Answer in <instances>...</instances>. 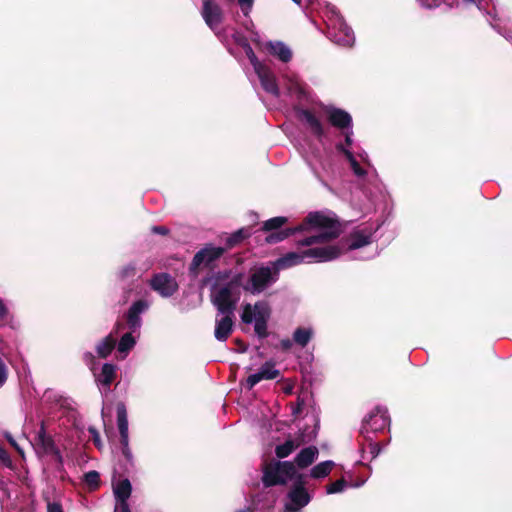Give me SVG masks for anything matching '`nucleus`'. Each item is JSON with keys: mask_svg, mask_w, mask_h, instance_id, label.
<instances>
[{"mask_svg": "<svg viewBox=\"0 0 512 512\" xmlns=\"http://www.w3.org/2000/svg\"><path fill=\"white\" fill-rule=\"evenodd\" d=\"M309 229H321V231L299 241L298 245L312 246L317 243H325L337 238L339 235V229L331 217L322 212H310L298 226L272 232L265 238V241L268 244H275L287 239L293 234L301 233Z\"/></svg>", "mask_w": 512, "mask_h": 512, "instance_id": "f257e3e1", "label": "nucleus"}, {"mask_svg": "<svg viewBox=\"0 0 512 512\" xmlns=\"http://www.w3.org/2000/svg\"><path fill=\"white\" fill-rule=\"evenodd\" d=\"M341 251L336 246L313 247L301 252H289L273 261L278 272L302 263L328 262L339 257Z\"/></svg>", "mask_w": 512, "mask_h": 512, "instance_id": "f03ea898", "label": "nucleus"}, {"mask_svg": "<svg viewBox=\"0 0 512 512\" xmlns=\"http://www.w3.org/2000/svg\"><path fill=\"white\" fill-rule=\"evenodd\" d=\"M241 282L242 274H237L227 283L213 288L211 302L217 312L234 314L241 295Z\"/></svg>", "mask_w": 512, "mask_h": 512, "instance_id": "7ed1b4c3", "label": "nucleus"}, {"mask_svg": "<svg viewBox=\"0 0 512 512\" xmlns=\"http://www.w3.org/2000/svg\"><path fill=\"white\" fill-rule=\"evenodd\" d=\"M325 16L327 18L328 36L337 45L351 47L355 43L353 30L346 24L338 8L333 4H326Z\"/></svg>", "mask_w": 512, "mask_h": 512, "instance_id": "20e7f679", "label": "nucleus"}, {"mask_svg": "<svg viewBox=\"0 0 512 512\" xmlns=\"http://www.w3.org/2000/svg\"><path fill=\"white\" fill-rule=\"evenodd\" d=\"M271 308L267 301H257L255 304L246 303L242 306L241 320L245 324H254L255 334L259 338L268 336L267 323Z\"/></svg>", "mask_w": 512, "mask_h": 512, "instance_id": "39448f33", "label": "nucleus"}, {"mask_svg": "<svg viewBox=\"0 0 512 512\" xmlns=\"http://www.w3.org/2000/svg\"><path fill=\"white\" fill-rule=\"evenodd\" d=\"M342 133L345 138V143L336 144V150L345 156V158L348 160L350 164V167L354 175L358 179L362 180L363 182L367 181L368 183L372 184L375 188H378L379 178L376 170L373 169L371 172H368L365 169H363L356 160L354 153L350 149L353 144V127L342 130Z\"/></svg>", "mask_w": 512, "mask_h": 512, "instance_id": "423d86ee", "label": "nucleus"}, {"mask_svg": "<svg viewBox=\"0 0 512 512\" xmlns=\"http://www.w3.org/2000/svg\"><path fill=\"white\" fill-rule=\"evenodd\" d=\"M278 279L279 272L273 262H270L269 265H262L253 269L247 283L242 287L245 291L258 295L275 284Z\"/></svg>", "mask_w": 512, "mask_h": 512, "instance_id": "0eeeda50", "label": "nucleus"}, {"mask_svg": "<svg viewBox=\"0 0 512 512\" xmlns=\"http://www.w3.org/2000/svg\"><path fill=\"white\" fill-rule=\"evenodd\" d=\"M243 50L247 58L249 59L251 65L253 66L255 73L258 76L262 88L267 93L275 97H279L280 88L278 85L277 78L273 71L268 66L259 61L249 43L244 45Z\"/></svg>", "mask_w": 512, "mask_h": 512, "instance_id": "6e6552de", "label": "nucleus"}, {"mask_svg": "<svg viewBox=\"0 0 512 512\" xmlns=\"http://www.w3.org/2000/svg\"><path fill=\"white\" fill-rule=\"evenodd\" d=\"M295 465L290 461H277L265 466L262 481L265 487L283 485L288 481L296 480Z\"/></svg>", "mask_w": 512, "mask_h": 512, "instance_id": "1a4fd4ad", "label": "nucleus"}, {"mask_svg": "<svg viewBox=\"0 0 512 512\" xmlns=\"http://www.w3.org/2000/svg\"><path fill=\"white\" fill-rule=\"evenodd\" d=\"M201 16L217 38L221 42L226 43V31L221 28V24L224 20V13L221 6L214 0H204L201 9Z\"/></svg>", "mask_w": 512, "mask_h": 512, "instance_id": "9d476101", "label": "nucleus"}, {"mask_svg": "<svg viewBox=\"0 0 512 512\" xmlns=\"http://www.w3.org/2000/svg\"><path fill=\"white\" fill-rule=\"evenodd\" d=\"M390 425V418L385 407H375L362 421L360 434L370 441L372 434L383 431Z\"/></svg>", "mask_w": 512, "mask_h": 512, "instance_id": "9b49d317", "label": "nucleus"}, {"mask_svg": "<svg viewBox=\"0 0 512 512\" xmlns=\"http://www.w3.org/2000/svg\"><path fill=\"white\" fill-rule=\"evenodd\" d=\"M304 485L303 475L299 474L287 494L284 512H301L310 503L312 496Z\"/></svg>", "mask_w": 512, "mask_h": 512, "instance_id": "f8f14e48", "label": "nucleus"}, {"mask_svg": "<svg viewBox=\"0 0 512 512\" xmlns=\"http://www.w3.org/2000/svg\"><path fill=\"white\" fill-rule=\"evenodd\" d=\"M280 78L289 96L295 97L298 101L308 100L309 87L301 80L297 72L285 68L280 71Z\"/></svg>", "mask_w": 512, "mask_h": 512, "instance_id": "ddd939ff", "label": "nucleus"}, {"mask_svg": "<svg viewBox=\"0 0 512 512\" xmlns=\"http://www.w3.org/2000/svg\"><path fill=\"white\" fill-rule=\"evenodd\" d=\"M225 252V248L217 247L212 244L205 245L200 249L193 257L190 266L189 273L193 278L198 276V270L201 266L208 267L215 260L219 259Z\"/></svg>", "mask_w": 512, "mask_h": 512, "instance_id": "4468645a", "label": "nucleus"}, {"mask_svg": "<svg viewBox=\"0 0 512 512\" xmlns=\"http://www.w3.org/2000/svg\"><path fill=\"white\" fill-rule=\"evenodd\" d=\"M151 301L146 298L135 300L124 314L126 325L131 332H140L142 315L149 311Z\"/></svg>", "mask_w": 512, "mask_h": 512, "instance_id": "2eb2a0df", "label": "nucleus"}, {"mask_svg": "<svg viewBox=\"0 0 512 512\" xmlns=\"http://www.w3.org/2000/svg\"><path fill=\"white\" fill-rule=\"evenodd\" d=\"M322 111L327 121L340 131L352 128V117L347 111L333 105H324L322 107Z\"/></svg>", "mask_w": 512, "mask_h": 512, "instance_id": "dca6fc26", "label": "nucleus"}, {"mask_svg": "<svg viewBox=\"0 0 512 512\" xmlns=\"http://www.w3.org/2000/svg\"><path fill=\"white\" fill-rule=\"evenodd\" d=\"M150 286L163 298L171 297L178 290L176 279L168 273L155 274L150 280Z\"/></svg>", "mask_w": 512, "mask_h": 512, "instance_id": "f3484780", "label": "nucleus"}, {"mask_svg": "<svg viewBox=\"0 0 512 512\" xmlns=\"http://www.w3.org/2000/svg\"><path fill=\"white\" fill-rule=\"evenodd\" d=\"M297 116L305 128L319 141L326 135L322 121L309 109H298Z\"/></svg>", "mask_w": 512, "mask_h": 512, "instance_id": "a211bd4d", "label": "nucleus"}, {"mask_svg": "<svg viewBox=\"0 0 512 512\" xmlns=\"http://www.w3.org/2000/svg\"><path fill=\"white\" fill-rule=\"evenodd\" d=\"M37 448L44 454L54 455L57 461L62 463V455L56 447L54 440L51 436L47 435L44 422L41 423L40 428L35 438Z\"/></svg>", "mask_w": 512, "mask_h": 512, "instance_id": "6ab92c4d", "label": "nucleus"}, {"mask_svg": "<svg viewBox=\"0 0 512 512\" xmlns=\"http://www.w3.org/2000/svg\"><path fill=\"white\" fill-rule=\"evenodd\" d=\"M117 366L112 363L103 364L100 373L93 372L95 381L102 395L110 391V385L116 378Z\"/></svg>", "mask_w": 512, "mask_h": 512, "instance_id": "aec40b11", "label": "nucleus"}, {"mask_svg": "<svg viewBox=\"0 0 512 512\" xmlns=\"http://www.w3.org/2000/svg\"><path fill=\"white\" fill-rule=\"evenodd\" d=\"M233 318L234 314L217 312L214 336L218 341H226L232 333L234 326Z\"/></svg>", "mask_w": 512, "mask_h": 512, "instance_id": "412c9836", "label": "nucleus"}, {"mask_svg": "<svg viewBox=\"0 0 512 512\" xmlns=\"http://www.w3.org/2000/svg\"><path fill=\"white\" fill-rule=\"evenodd\" d=\"M280 371L275 368L272 362H265L256 373L248 376L246 380L247 389H252L256 384L262 380H272L279 377Z\"/></svg>", "mask_w": 512, "mask_h": 512, "instance_id": "4be33fe9", "label": "nucleus"}, {"mask_svg": "<svg viewBox=\"0 0 512 512\" xmlns=\"http://www.w3.org/2000/svg\"><path fill=\"white\" fill-rule=\"evenodd\" d=\"M375 231L376 229L371 226L355 229L349 236L348 248L355 250L370 244Z\"/></svg>", "mask_w": 512, "mask_h": 512, "instance_id": "5701e85b", "label": "nucleus"}, {"mask_svg": "<svg viewBox=\"0 0 512 512\" xmlns=\"http://www.w3.org/2000/svg\"><path fill=\"white\" fill-rule=\"evenodd\" d=\"M266 49L271 56L282 63H288L292 60L293 52L291 48L282 41H269L266 44Z\"/></svg>", "mask_w": 512, "mask_h": 512, "instance_id": "b1692460", "label": "nucleus"}, {"mask_svg": "<svg viewBox=\"0 0 512 512\" xmlns=\"http://www.w3.org/2000/svg\"><path fill=\"white\" fill-rule=\"evenodd\" d=\"M319 450L316 446H309L299 451L294 459L295 468L305 469L312 465L318 458Z\"/></svg>", "mask_w": 512, "mask_h": 512, "instance_id": "393cba45", "label": "nucleus"}, {"mask_svg": "<svg viewBox=\"0 0 512 512\" xmlns=\"http://www.w3.org/2000/svg\"><path fill=\"white\" fill-rule=\"evenodd\" d=\"M132 491L131 483L128 479H123L118 481L113 486V492L116 499L115 506H123L124 504H128L127 500L129 499Z\"/></svg>", "mask_w": 512, "mask_h": 512, "instance_id": "a878e982", "label": "nucleus"}, {"mask_svg": "<svg viewBox=\"0 0 512 512\" xmlns=\"http://www.w3.org/2000/svg\"><path fill=\"white\" fill-rule=\"evenodd\" d=\"M117 426L120 434V442L129 439L127 410L123 403L117 405Z\"/></svg>", "mask_w": 512, "mask_h": 512, "instance_id": "bb28decb", "label": "nucleus"}, {"mask_svg": "<svg viewBox=\"0 0 512 512\" xmlns=\"http://www.w3.org/2000/svg\"><path fill=\"white\" fill-rule=\"evenodd\" d=\"M139 333L140 332H131L129 330L127 333L122 335L117 345V351L122 358H125L136 345V337L133 334L139 335Z\"/></svg>", "mask_w": 512, "mask_h": 512, "instance_id": "cd10ccee", "label": "nucleus"}, {"mask_svg": "<svg viewBox=\"0 0 512 512\" xmlns=\"http://www.w3.org/2000/svg\"><path fill=\"white\" fill-rule=\"evenodd\" d=\"M115 346L116 339L113 337L112 334H109L96 344L95 350L98 357L107 358L114 350Z\"/></svg>", "mask_w": 512, "mask_h": 512, "instance_id": "c85d7f7f", "label": "nucleus"}, {"mask_svg": "<svg viewBox=\"0 0 512 512\" xmlns=\"http://www.w3.org/2000/svg\"><path fill=\"white\" fill-rule=\"evenodd\" d=\"M334 466L335 463L332 460L320 462L311 468L309 476L313 479H323L330 474Z\"/></svg>", "mask_w": 512, "mask_h": 512, "instance_id": "c756f323", "label": "nucleus"}, {"mask_svg": "<svg viewBox=\"0 0 512 512\" xmlns=\"http://www.w3.org/2000/svg\"><path fill=\"white\" fill-rule=\"evenodd\" d=\"M304 442V439L298 441L296 439H287L284 443L279 444L275 448V454L278 458H286L288 457L295 449H297L301 443Z\"/></svg>", "mask_w": 512, "mask_h": 512, "instance_id": "7c9ffc66", "label": "nucleus"}, {"mask_svg": "<svg viewBox=\"0 0 512 512\" xmlns=\"http://www.w3.org/2000/svg\"><path fill=\"white\" fill-rule=\"evenodd\" d=\"M312 336V328L299 327L293 332V341L303 348L310 342Z\"/></svg>", "mask_w": 512, "mask_h": 512, "instance_id": "2f4dec72", "label": "nucleus"}, {"mask_svg": "<svg viewBox=\"0 0 512 512\" xmlns=\"http://www.w3.org/2000/svg\"><path fill=\"white\" fill-rule=\"evenodd\" d=\"M419 5L424 9H436L441 6V4H446L449 8H457L460 7L459 0H417Z\"/></svg>", "mask_w": 512, "mask_h": 512, "instance_id": "473e14b6", "label": "nucleus"}, {"mask_svg": "<svg viewBox=\"0 0 512 512\" xmlns=\"http://www.w3.org/2000/svg\"><path fill=\"white\" fill-rule=\"evenodd\" d=\"M250 235L249 229L241 228L232 233L227 239H226V245L227 248H232L242 242L245 238H247Z\"/></svg>", "mask_w": 512, "mask_h": 512, "instance_id": "72a5a7b5", "label": "nucleus"}, {"mask_svg": "<svg viewBox=\"0 0 512 512\" xmlns=\"http://www.w3.org/2000/svg\"><path fill=\"white\" fill-rule=\"evenodd\" d=\"M288 219L284 216L273 217L264 222L262 229L264 231H272L281 228Z\"/></svg>", "mask_w": 512, "mask_h": 512, "instance_id": "f704fd0d", "label": "nucleus"}, {"mask_svg": "<svg viewBox=\"0 0 512 512\" xmlns=\"http://www.w3.org/2000/svg\"><path fill=\"white\" fill-rule=\"evenodd\" d=\"M501 20L495 16H493L492 20L490 21V25L493 29H495L499 34H501L505 39L508 41H512V31L506 30L501 25Z\"/></svg>", "mask_w": 512, "mask_h": 512, "instance_id": "c9c22d12", "label": "nucleus"}, {"mask_svg": "<svg viewBox=\"0 0 512 512\" xmlns=\"http://www.w3.org/2000/svg\"><path fill=\"white\" fill-rule=\"evenodd\" d=\"M346 487L347 482L344 479H339L326 486V493L329 495L341 493L345 490Z\"/></svg>", "mask_w": 512, "mask_h": 512, "instance_id": "e433bc0d", "label": "nucleus"}, {"mask_svg": "<svg viewBox=\"0 0 512 512\" xmlns=\"http://www.w3.org/2000/svg\"><path fill=\"white\" fill-rule=\"evenodd\" d=\"M135 275H136V266L133 263H129V264L125 265L119 271V277L121 279L133 278Z\"/></svg>", "mask_w": 512, "mask_h": 512, "instance_id": "4c0bfd02", "label": "nucleus"}, {"mask_svg": "<svg viewBox=\"0 0 512 512\" xmlns=\"http://www.w3.org/2000/svg\"><path fill=\"white\" fill-rule=\"evenodd\" d=\"M85 482L90 486H97L99 483V473L97 471H89L84 475Z\"/></svg>", "mask_w": 512, "mask_h": 512, "instance_id": "58836bf2", "label": "nucleus"}, {"mask_svg": "<svg viewBox=\"0 0 512 512\" xmlns=\"http://www.w3.org/2000/svg\"><path fill=\"white\" fill-rule=\"evenodd\" d=\"M8 379V367L0 357V388L3 387Z\"/></svg>", "mask_w": 512, "mask_h": 512, "instance_id": "ea45409f", "label": "nucleus"}, {"mask_svg": "<svg viewBox=\"0 0 512 512\" xmlns=\"http://www.w3.org/2000/svg\"><path fill=\"white\" fill-rule=\"evenodd\" d=\"M122 446V454L130 464H133V454L129 447V439L126 442H120Z\"/></svg>", "mask_w": 512, "mask_h": 512, "instance_id": "a19ab883", "label": "nucleus"}, {"mask_svg": "<svg viewBox=\"0 0 512 512\" xmlns=\"http://www.w3.org/2000/svg\"><path fill=\"white\" fill-rule=\"evenodd\" d=\"M88 432L90 433V435L92 436V439H93V442L95 444V446L98 448V449H101L103 447V444L101 442V438H100V434L99 432L97 431V429L93 426H90L88 428Z\"/></svg>", "mask_w": 512, "mask_h": 512, "instance_id": "79ce46f5", "label": "nucleus"}, {"mask_svg": "<svg viewBox=\"0 0 512 512\" xmlns=\"http://www.w3.org/2000/svg\"><path fill=\"white\" fill-rule=\"evenodd\" d=\"M0 461L6 467L12 466V460H11L9 454L7 453V451L2 447L1 444H0Z\"/></svg>", "mask_w": 512, "mask_h": 512, "instance_id": "37998d69", "label": "nucleus"}, {"mask_svg": "<svg viewBox=\"0 0 512 512\" xmlns=\"http://www.w3.org/2000/svg\"><path fill=\"white\" fill-rule=\"evenodd\" d=\"M232 38H233L234 42L237 45L241 46L242 48L244 47L245 44L249 43L247 38L243 34H241L240 32H237V31H235L232 34Z\"/></svg>", "mask_w": 512, "mask_h": 512, "instance_id": "c03bdc74", "label": "nucleus"}, {"mask_svg": "<svg viewBox=\"0 0 512 512\" xmlns=\"http://www.w3.org/2000/svg\"><path fill=\"white\" fill-rule=\"evenodd\" d=\"M460 6L464 5H475L480 11H482L484 3H486V0H459Z\"/></svg>", "mask_w": 512, "mask_h": 512, "instance_id": "a18cd8bd", "label": "nucleus"}, {"mask_svg": "<svg viewBox=\"0 0 512 512\" xmlns=\"http://www.w3.org/2000/svg\"><path fill=\"white\" fill-rule=\"evenodd\" d=\"M4 436L5 438L7 439V441L10 443V445L12 447L15 448V450L20 454V455H23L24 452L22 450V448L17 444V442L15 441V439L13 438V436L9 433V432H5L4 433Z\"/></svg>", "mask_w": 512, "mask_h": 512, "instance_id": "49530a36", "label": "nucleus"}, {"mask_svg": "<svg viewBox=\"0 0 512 512\" xmlns=\"http://www.w3.org/2000/svg\"><path fill=\"white\" fill-rule=\"evenodd\" d=\"M84 361L86 362L87 365H89L90 370L94 372L96 365L95 356L91 352H86L84 354Z\"/></svg>", "mask_w": 512, "mask_h": 512, "instance_id": "de8ad7c7", "label": "nucleus"}, {"mask_svg": "<svg viewBox=\"0 0 512 512\" xmlns=\"http://www.w3.org/2000/svg\"><path fill=\"white\" fill-rule=\"evenodd\" d=\"M47 512H63L62 505L58 502H48Z\"/></svg>", "mask_w": 512, "mask_h": 512, "instance_id": "09e8293b", "label": "nucleus"}, {"mask_svg": "<svg viewBox=\"0 0 512 512\" xmlns=\"http://www.w3.org/2000/svg\"><path fill=\"white\" fill-rule=\"evenodd\" d=\"M380 447L377 443H370L369 445V453L371 454V458L375 459L380 454Z\"/></svg>", "mask_w": 512, "mask_h": 512, "instance_id": "8fccbe9b", "label": "nucleus"}, {"mask_svg": "<svg viewBox=\"0 0 512 512\" xmlns=\"http://www.w3.org/2000/svg\"><path fill=\"white\" fill-rule=\"evenodd\" d=\"M152 233L159 235H167L169 230L165 226H153L151 228Z\"/></svg>", "mask_w": 512, "mask_h": 512, "instance_id": "3c124183", "label": "nucleus"}, {"mask_svg": "<svg viewBox=\"0 0 512 512\" xmlns=\"http://www.w3.org/2000/svg\"><path fill=\"white\" fill-rule=\"evenodd\" d=\"M8 314V309L5 305V303L3 302L2 299H0V319H5L6 316Z\"/></svg>", "mask_w": 512, "mask_h": 512, "instance_id": "603ef678", "label": "nucleus"}, {"mask_svg": "<svg viewBox=\"0 0 512 512\" xmlns=\"http://www.w3.org/2000/svg\"><path fill=\"white\" fill-rule=\"evenodd\" d=\"M280 345L283 350H289L292 347V341L290 339H282Z\"/></svg>", "mask_w": 512, "mask_h": 512, "instance_id": "864d4df0", "label": "nucleus"}, {"mask_svg": "<svg viewBox=\"0 0 512 512\" xmlns=\"http://www.w3.org/2000/svg\"><path fill=\"white\" fill-rule=\"evenodd\" d=\"M357 156L366 164L370 165L368 154L365 151H359L357 152Z\"/></svg>", "mask_w": 512, "mask_h": 512, "instance_id": "5fc2aeb1", "label": "nucleus"}, {"mask_svg": "<svg viewBox=\"0 0 512 512\" xmlns=\"http://www.w3.org/2000/svg\"><path fill=\"white\" fill-rule=\"evenodd\" d=\"M114 512H131V510L128 504H124L123 506H115Z\"/></svg>", "mask_w": 512, "mask_h": 512, "instance_id": "6e6d98bb", "label": "nucleus"}, {"mask_svg": "<svg viewBox=\"0 0 512 512\" xmlns=\"http://www.w3.org/2000/svg\"><path fill=\"white\" fill-rule=\"evenodd\" d=\"M314 421H315V426H316V427H315V428L312 430V432L308 435V440H311V439L315 438V437H316V435H317L318 421H317L316 419H314Z\"/></svg>", "mask_w": 512, "mask_h": 512, "instance_id": "4d7b16f0", "label": "nucleus"}, {"mask_svg": "<svg viewBox=\"0 0 512 512\" xmlns=\"http://www.w3.org/2000/svg\"><path fill=\"white\" fill-rule=\"evenodd\" d=\"M237 512H252V510L250 508H244V509L238 510Z\"/></svg>", "mask_w": 512, "mask_h": 512, "instance_id": "13d9d810", "label": "nucleus"}, {"mask_svg": "<svg viewBox=\"0 0 512 512\" xmlns=\"http://www.w3.org/2000/svg\"><path fill=\"white\" fill-rule=\"evenodd\" d=\"M292 1H293L295 4L299 5V6H300V5H301V3H302V0H292Z\"/></svg>", "mask_w": 512, "mask_h": 512, "instance_id": "bf43d9fd", "label": "nucleus"}, {"mask_svg": "<svg viewBox=\"0 0 512 512\" xmlns=\"http://www.w3.org/2000/svg\"><path fill=\"white\" fill-rule=\"evenodd\" d=\"M305 436H306L305 431H303V432L301 433V437H303V438H304Z\"/></svg>", "mask_w": 512, "mask_h": 512, "instance_id": "052dcab7", "label": "nucleus"}]
</instances>
